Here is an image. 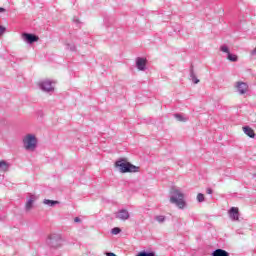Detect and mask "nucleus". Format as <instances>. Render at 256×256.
Wrapping results in <instances>:
<instances>
[{
    "instance_id": "1",
    "label": "nucleus",
    "mask_w": 256,
    "mask_h": 256,
    "mask_svg": "<svg viewBox=\"0 0 256 256\" xmlns=\"http://www.w3.org/2000/svg\"><path fill=\"white\" fill-rule=\"evenodd\" d=\"M170 203L175 205L178 209H185L187 207V202L185 201V194L181 189L177 187H172L170 190Z\"/></svg>"
},
{
    "instance_id": "2",
    "label": "nucleus",
    "mask_w": 256,
    "mask_h": 256,
    "mask_svg": "<svg viewBox=\"0 0 256 256\" xmlns=\"http://www.w3.org/2000/svg\"><path fill=\"white\" fill-rule=\"evenodd\" d=\"M115 167L119 169L120 173H139V167L127 162L125 159L117 160Z\"/></svg>"
},
{
    "instance_id": "3",
    "label": "nucleus",
    "mask_w": 256,
    "mask_h": 256,
    "mask_svg": "<svg viewBox=\"0 0 256 256\" xmlns=\"http://www.w3.org/2000/svg\"><path fill=\"white\" fill-rule=\"evenodd\" d=\"M22 143L26 151H35V149H37V137H35L34 134L24 136Z\"/></svg>"
},
{
    "instance_id": "4",
    "label": "nucleus",
    "mask_w": 256,
    "mask_h": 256,
    "mask_svg": "<svg viewBox=\"0 0 256 256\" xmlns=\"http://www.w3.org/2000/svg\"><path fill=\"white\" fill-rule=\"evenodd\" d=\"M63 242V239H61V235L59 234H52L48 237L46 243L50 246V247H61V243Z\"/></svg>"
},
{
    "instance_id": "5",
    "label": "nucleus",
    "mask_w": 256,
    "mask_h": 256,
    "mask_svg": "<svg viewBox=\"0 0 256 256\" xmlns=\"http://www.w3.org/2000/svg\"><path fill=\"white\" fill-rule=\"evenodd\" d=\"M220 51L222 53H226L228 61H231L232 63H237L238 57L235 54H231V51H229V46L222 45L220 46Z\"/></svg>"
},
{
    "instance_id": "6",
    "label": "nucleus",
    "mask_w": 256,
    "mask_h": 256,
    "mask_svg": "<svg viewBox=\"0 0 256 256\" xmlns=\"http://www.w3.org/2000/svg\"><path fill=\"white\" fill-rule=\"evenodd\" d=\"M22 39L25 41V43L32 45V43H37V41H39V36L31 33H23Z\"/></svg>"
},
{
    "instance_id": "7",
    "label": "nucleus",
    "mask_w": 256,
    "mask_h": 256,
    "mask_svg": "<svg viewBox=\"0 0 256 256\" xmlns=\"http://www.w3.org/2000/svg\"><path fill=\"white\" fill-rule=\"evenodd\" d=\"M235 87L239 95H245L249 91V85L245 82H236Z\"/></svg>"
},
{
    "instance_id": "8",
    "label": "nucleus",
    "mask_w": 256,
    "mask_h": 256,
    "mask_svg": "<svg viewBox=\"0 0 256 256\" xmlns=\"http://www.w3.org/2000/svg\"><path fill=\"white\" fill-rule=\"evenodd\" d=\"M40 89H42V91H45L46 93H51V91L54 90L53 84L50 80H45L40 83Z\"/></svg>"
},
{
    "instance_id": "9",
    "label": "nucleus",
    "mask_w": 256,
    "mask_h": 256,
    "mask_svg": "<svg viewBox=\"0 0 256 256\" xmlns=\"http://www.w3.org/2000/svg\"><path fill=\"white\" fill-rule=\"evenodd\" d=\"M136 67L139 71H145L147 69V59L141 57L136 58Z\"/></svg>"
},
{
    "instance_id": "10",
    "label": "nucleus",
    "mask_w": 256,
    "mask_h": 256,
    "mask_svg": "<svg viewBox=\"0 0 256 256\" xmlns=\"http://www.w3.org/2000/svg\"><path fill=\"white\" fill-rule=\"evenodd\" d=\"M228 214L232 221H239V208L231 207Z\"/></svg>"
},
{
    "instance_id": "11",
    "label": "nucleus",
    "mask_w": 256,
    "mask_h": 256,
    "mask_svg": "<svg viewBox=\"0 0 256 256\" xmlns=\"http://www.w3.org/2000/svg\"><path fill=\"white\" fill-rule=\"evenodd\" d=\"M116 217L117 219H121V221H127V219H129V211L122 209L118 211Z\"/></svg>"
},
{
    "instance_id": "12",
    "label": "nucleus",
    "mask_w": 256,
    "mask_h": 256,
    "mask_svg": "<svg viewBox=\"0 0 256 256\" xmlns=\"http://www.w3.org/2000/svg\"><path fill=\"white\" fill-rule=\"evenodd\" d=\"M243 131H244L245 135H247L251 139H255V131L251 127L244 126Z\"/></svg>"
},
{
    "instance_id": "13",
    "label": "nucleus",
    "mask_w": 256,
    "mask_h": 256,
    "mask_svg": "<svg viewBox=\"0 0 256 256\" xmlns=\"http://www.w3.org/2000/svg\"><path fill=\"white\" fill-rule=\"evenodd\" d=\"M34 202H35V195H30V198L28 199L25 205L26 211H31V209H33Z\"/></svg>"
},
{
    "instance_id": "14",
    "label": "nucleus",
    "mask_w": 256,
    "mask_h": 256,
    "mask_svg": "<svg viewBox=\"0 0 256 256\" xmlns=\"http://www.w3.org/2000/svg\"><path fill=\"white\" fill-rule=\"evenodd\" d=\"M212 256H229V252L223 249H216L212 252Z\"/></svg>"
},
{
    "instance_id": "15",
    "label": "nucleus",
    "mask_w": 256,
    "mask_h": 256,
    "mask_svg": "<svg viewBox=\"0 0 256 256\" xmlns=\"http://www.w3.org/2000/svg\"><path fill=\"white\" fill-rule=\"evenodd\" d=\"M9 167L10 165L9 163H7V161L5 160L0 161V171H3L5 173L9 171Z\"/></svg>"
},
{
    "instance_id": "16",
    "label": "nucleus",
    "mask_w": 256,
    "mask_h": 256,
    "mask_svg": "<svg viewBox=\"0 0 256 256\" xmlns=\"http://www.w3.org/2000/svg\"><path fill=\"white\" fill-rule=\"evenodd\" d=\"M190 80L194 85H197L199 83V79L197 78V75H195V71H193V68L190 69Z\"/></svg>"
},
{
    "instance_id": "17",
    "label": "nucleus",
    "mask_w": 256,
    "mask_h": 256,
    "mask_svg": "<svg viewBox=\"0 0 256 256\" xmlns=\"http://www.w3.org/2000/svg\"><path fill=\"white\" fill-rule=\"evenodd\" d=\"M43 203L44 205H48V207H55V205H59V201L57 200L44 199Z\"/></svg>"
},
{
    "instance_id": "18",
    "label": "nucleus",
    "mask_w": 256,
    "mask_h": 256,
    "mask_svg": "<svg viewBox=\"0 0 256 256\" xmlns=\"http://www.w3.org/2000/svg\"><path fill=\"white\" fill-rule=\"evenodd\" d=\"M65 50H66V51L75 52V51H77V47L75 46L74 43L66 42V43H65Z\"/></svg>"
},
{
    "instance_id": "19",
    "label": "nucleus",
    "mask_w": 256,
    "mask_h": 256,
    "mask_svg": "<svg viewBox=\"0 0 256 256\" xmlns=\"http://www.w3.org/2000/svg\"><path fill=\"white\" fill-rule=\"evenodd\" d=\"M174 117L175 119H177V121H180L182 123L189 121V118L183 116L182 114H175Z\"/></svg>"
},
{
    "instance_id": "20",
    "label": "nucleus",
    "mask_w": 256,
    "mask_h": 256,
    "mask_svg": "<svg viewBox=\"0 0 256 256\" xmlns=\"http://www.w3.org/2000/svg\"><path fill=\"white\" fill-rule=\"evenodd\" d=\"M136 256H156L153 251H141Z\"/></svg>"
},
{
    "instance_id": "21",
    "label": "nucleus",
    "mask_w": 256,
    "mask_h": 256,
    "mask_svg": "<svg viewBox=\"0 0 256 256\" xmlns=\"http://www.w3.org/2000/svg\"><path fill=\"white\" fill-rule=\"evenodd\" d=\"M197 201L198 203H203V201H205V195L203 193H198Z\"/></svg>"
},
{
    "instance_id": "22",
    "label": "nucleus",
    "mask_w": 256,
    "mask_h": 256,
    "mask_svg": "<svg viewBox=\"0 0 256 256\" xmlns=\"http://www.w3.org/2000/svg\"><path fill=\"white\" fill-rule=\"evenodd\" d=\"M155 219H156V221H157L158 223H165L166 217L163 216V215H159V216H156Z\"/></svg>"
},
{
    "instance_id": "23",
    "label": "nucleus",
    "mask_w": 256,
    "mask_h": 256,
    "mask_svg": "<svg viewBox=\"0 0 256 256\" xmlns=\"http://www.w3.org/2000/svg\"><path fill=\"white\" fill-rule=\"evenodd\" d=\"M112 235H119L121 233V228L115 227L111 230Z\"/></svg>"
},
{
    "instance_id": "24",
    "label": "nucleus",
    "mask_w": 256,
    "mask_h": 256,
    "mask_svg": "<svg viewBox=\"0 0 256 256\" xmlns=\"http://www.w3.org/2000/svg\"><path fill=\"white\" fill-rule=\"evenodd\" d=\"M206 193H207L208 195H212V194H213V189L207 188V189H206Z\"/></svg>"
},
{
    "instance_id": "25",
    "label": "nucleus",
    "mask_w": 256,
    "mask_h": 256,
    "mask_svg": "<svg viewBox=\"0 0 256 256\" xmlns=\"http://www.w3.org/2000/svg\"><path fill=\"white\" fill-rule=\"evenodd\" d=\"M5 27L0 26V35H3V33H5Z\"/></svg>"
},
{
    "instance_id": "26",
    "label": "nucleus",
    "mask_w": 256,
    "mask_h": 256,
    "mask_svg": "<svg viewBox=\"0 0 256 256\" xmlns=\"http://www.w3.org/2000/svg\"><path fill=\"white\" fill-rule=\"evenodd\" d=\"M74 221H75V223H81V218H80V217H76V218L74 219Z\"/></svg>"
},
{
    "instance_id": "27",
    "label": "nucleus",
    "mask_w": 256,
    "mask_h": 256,
    "mask_svg": "<svg viewBox=\"0 0 256 256\" xmlns=\"http://www.w3.org/2000/svg\"><path fill=\"white\" fill-rule=\"evenodd\" d=\"M5 8H3V7H0V13H5Z\"/></svg>"
},
{
    "instance_id": "28",
    "label": "nucleus",
    "mask_w": 256,
    "mask_h": 256,
    "mask_svg": "<svg viewBox=\"0 0 256 256\" xmlns=\"http://www.w3.org/2000/svg\"><path fill=\"white\" fill-rule=\"evenodd\" d=\"M252 55H256V47L253 49Z\"/></svg>"
},
{
    "instance_id": "29",
    "label": "nucleus",
    "mask_w": 256,
    "mask_h": 256,
    "mask_svg": "<svg viewBox=\"0 0 256 256\" xmlns=\"http://www.w3.org/2000/svg\"><path fill=\"white\" fill-rule=\"evenodd\" d=\"M76 23H79V20H76Z\"/></svg>"
}]
</instances>
